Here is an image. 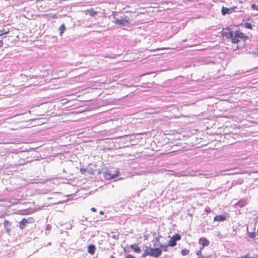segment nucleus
I'll list each match as a JSON object with an SVG mask.
<instances>
[{"mask_svg":"<svg viewBox=\"0 0 258 258\" xmlns=\"http://www.w3.org/2000/svg\"><path fill=\"white\" fill-rule=\"evenodd\" d=\"M245 38L244 34L238 31H234L232 42L233 43H241L237 46V48H241L245 45Z\"/></svg>","mask_w":258,"mask_h":258,"instance_id":"1","label":"nucleus"},{"mask_svg":"<svg viewBox=\"0 0 258 258\" xmlns=\"http://www.w3.org/2000/svg\"><path fill=\"white\" fill-rule=\"evenodd\" d=\"M119 171L115 170L113 172L111 170H108L104 173V176L107 179H114L119 175Z\"/></svg>","mask_w":258,"mask_h":258,"instance_id":"2","label":"nucleus"},{"mask_svg":"<svg viewBox=\"0 0 258 258\" xmlns=\"http://www.w3.org/2000/svg\"><path fill=\"white\" fill-rule=\"evenodd\" d=\"M34 222V219L32 217H29L27 219L23 218L19 222V228L21 229H23L25 228L26 224L28 223H32Z\"/></svg>","mask_w":258,"mask_h":258,"instance_id":"3","label":"nucleus"},{"mask_svg":"<svg viewBox=\"0 0 258 258\" xmlns=\"http://www.w3.org/2000/svg\"><path fill=\"white\" fill-rule=\"evenodd\" d=\"M181 239V236L178 234H175L170 238L168 245L170 246H174L176 244V241L179 240Z\"/></svg>","mask_w":258,"mask_h":258,"instance_id":"4","label":"nucleus"},{"mask_svg":"<svg viewBox=\"0 0 258 258\" xmlns=\"http://www.w3.org/2000/svg\"><path fill=\"white\" fill-rule=\"evenodd\" d=\"M234 31H231L229 29H223L222 32V35L226 38H230L231 40L233 37Z\"/></svg>","mask_w":258,"mask_h":258,"instance_id":"5","label":"nucleus"},{"mask_svg":"<svg viewBox=\"0 0 258 258\" xmlns=\"http://www.w3.org/2000/svg\"><path fill=\"white\" fill-rule=\"evenodd\" d=\"M147 255H150L154 257L153 248H148L147 247H146L143 253L142 254V256L145 257Z\"/></svg>","mask_w":258,"mask_h":258,"instance_id":"6","label":"nucleus"},{"mask_svg":"<svg viewBox=\"0 0 258 258\" xmlns=\"http://www.w3.org/2000/svg\"><path fill=\"white\" fill-rule=\"evenodd\" d=\"M115 24L118 25L125 26L128 24V21L126 19H116L115 21Z\"/></svg>","mask_w":258,"mask_h":258,"instance_id":"7","label":"nucleus"},{"mask_svg":"<svg viewBox=\"0 0 258 258\" xmlns=\"http://www.w3.org/2000/svg\"><path fill=\"white\" fill-rule=\"evenodd\" d=\"M235 8H227L223 7L221 10V13L223 15H225L226 14H229L232 13Z\"/></svg>","mask_w":258,"mask_h":258,"instance_id":"8","label":"nucleus"},{"mask_svg":"<svg viewBox=\"0 0 258 258\" xmlns=\"http://www.w3.org/2000/svg\"><path fill=\"white\" fill-rule=\"evenodd\" d=\"M199 243L203 246H207L210 244L209 241L204 237L200 238L199 239Z\"/></svg>","mask_w":258,"mask_h":258,"instance_id":"9","label":"nucleus"},{"mask_svg":"<svg viewBox=\"0 0 258 258\" xmlns=\"http://www.w3.org/2000/svg\"><path fill=\"white\" fill-rule=\"evenodd\" d=\"M154 257H158L162 253V250L160 248H153Z\"/></svg>","mask_w":258,"mask_h":258,"instance_id":"10","label":"nucleus"},{"mask_svg":"<svg viewBox=\"0 0 258 258\" xmlns=\"http://www.w3.org/2000/svg\"><path fill=\"white\" fill-rule=\"evenodd\" d=\"M226 218V215H217L214 217V221L219 222L223 221L225 220Z\"/></svg>","mask_w":258,"mask_h":258,"instance_id":"11","label":"nucleus"},{"mask_svg":"<svg viewBox=\"0 0 258 258\" xmlns=\"http://www.w3.org/2000/svg\"><path fill=\"white\" fill-rule=\"evenodd\" d=\"M95 249L96 247L94 244H90L88 246V252L91 254H93L95 253Z\"/></svg>","mask_w":258,"mask_h":258,"instance_id":"12","label":"nucleus"},{"mask_svg":"<svg viewBox=\"0 0 258 258\" xmlns=\"http://www.w3.org/2000/svg\"><path fill=\"white\" fill-rule=\"evenodd\" d=\"M10 31L9 29H3L0 31V36H2L3 38L6 37V34L9 33Z\"/></svg>","mask_w":258,"mask_h":258,"instance_id":"13","label":"nucleus"},{"mask_svg":"<svg viewBox=\"0 0 258 258\" xmlns=\"http://www.w3.org/2000/svg\"><path fill=\"white\" fill-rule=\"evenodd\" d=\"M131 248L133 249L134 251L140 253L141 252L140 248L136 244H132L130 246Z\"/></svg>","mask_w":258,"mask_h":258,"instance_id":"14","label":"nucleus"},{"mask_svg":"<svg viewBox=\"0 0 258 258\" xmlns=\"http://www.w3.org/2000/svg\"><path fill=\"white\" fill-rule=\"evenodd\" d=\"M109 237L115 239V240H117L118 238H119V233H113V232H110V233H109L108 235Z\"/></svg>","mask_w":258,"mask_h":258,"instance_id":"15","label":"nucleus"},{"mask_svg":"<svg viewBox=\"0 0 258 258\" xmlns=\"http://www.w3.org/2000/svg\"><path fill=\"white\" fill-rule=\"evenodd\" d=\"M87 12L91 17H95L97 14V13L93 9L87 10Z\"/></svg>","mask_w":258,"mask_h":258,"instance_id":"16","label":"nucleus"},{"mask_svg":"<svg viewBox=\"0 0 258 258\" xmlns=\"http://www.w3.org/2000/svg\"><path fill=\"white\" fill-rule=\"evenodd\" d=\"M159 237H157L156 238V239H153L152 241V242L153 243L154 246H159L160 247V244H161L159 242Z\"/></svg>","mask_w":258,"mask_h":258,"instance_id":"17","label":"nucleus"},{"mask_svg":"<svg viewBox=\"0 0 258 258\" xmlns=\"http://www.w3.org/2000/svg\"><path fill=\"white\" fill-rule=\"evenodd\" d=\"M65 29H66V27L64 24H62L60 25V26L59 28V33H60V35H61L62 34Z\"/></svg>","mask_w":258,"mask_h":258,"instance_id":"18","label":"nucleus"},{"mask_svg":"<svg viewBox=\"0 0 258 258\" xmlns=\"http://www.w3.org/2000/svg\"><path fill=\"white\" fill-rule=\"evenodd\" d=\"M249 54H252L253 55L258 56V48H256L255 49V51L252 50H250L249 51Z\"/></svg>","mask_w":258,"mask_h":258,"instance_id":"19","label":"nucleus"},{"mask_svg":"<svg viewBox=\"0 0 258 258\" xmlns=\"http://www.w3.org/2000/svg\"><path fill=\"white\" fill-rule=\"evenodd\" d=\"M189 250H187L186 249H182L181 251V254L184 256L187 255L189 253Z\"/></svg>","mask_w":258,"mask_h":258,"instance_id":"20","label":"nucleus"},{"mask_svg":"<svg viewBox=\"0 0 258 258\" xmlns=\"http://www.w3.org/2000/svg\"><path fill=\"white\" fill-rule=\"evenodd\" d=\"M168 246V244L167 245L160 244V247L162 248L164 251L167 250V248Z\"/></svg>","mask_w":258,"mask_h":258,"instance_id":"21","label":"nucleus"},{"mask_svg":"<svg viewBox=\"0 0 258 258\" xmlns=\"http://www.w3.org/2000/svg\"><path fill=\"white\" fill-rule=\"evenodd\" d=\"M244 25L245 28H246L250 29H252V25L250 23L246 22L244 24Z\"/></svg>","mask_w":258,"mask_h":258,"instance_id":"22","label":"nucleus"},{"mask_svg":"<svg viewBox=\"0 0 258 258\" xmlns=\"http://www.w3.org/2000/svg\"><path fill=\"white\" fill-rule=\"evenodd\" d=\"M248 236L251 238H254L255 237L256 234L255 232H250L248 233Z\"/></svg>","mask_w":258,"mask_h":258,"instance_id":"23","label":"nucleus"},{"mask_svg":"<svg viewBox=\"0 0 258 258\" xmlns=\"http://www.w3.org/2000/svg\"><path fill=\"white\" fill-rule=\"evenodd\" d=\"M251 8L253 10H255L258 11V5H256L255 4H252Z\"/></svg>","mask_w":258,"mask_h":258,"instance_id":"24","label":"nucleus"},{"mask_svg":"<svg viewBox=\"0 0 258 258\" xmlns=\"http://www.w3.org/2000/svg\"><path fill=\"white\" fill-rule=\"evenodd\" d=\"M3 224H4V226H5V228H7V227H8V225H9V222L8 220H5L4 221V223H3Z\"/></svg>","mask_w":258,"mask_h":258,"instance_id":"25","label":"nucleus"},{"mask_svg":"<svg viewBox=\"0 0 258 258\" xmlns=\"http://www.w3.org/2000/svg\"><path fill=\"white\" fill-rule=\"evenodd\" d=\"M125 258H135V257L133 255H132L131 254L127 255Z\"/></svg>","mask_w":258,"mask_h":258,"instance_id":"26","label":"nucleus"},{"mask_svg":"<svg viewBox=\"0 0 258 258\" xmlns=\"http://www.w3.org/2000/svg\"><path fill=\"white\" fill-rule=\"evenodd\" d=\"M242 258H253V257H248V254H247V255H245L242 256ZM254 258H258V256H256L255 257H254Z\"/></svg>","mask_w":258,"mask_h":258,"instance_id":"27","label":"nucleus"},{"mask_svg":"<svg viewBox=\"0 0 258 258\" xmlns=\"http://www.w3.org/2000/svg\"><path fill=\"white\" fill-rule=\"evenodd\" d=\"M197 254L198 255V256H201L202 255V251L201 250H198L197 252Z\"/></svg>","mask_w":258,"mask_h":258,"instance_id":"28","label":"nucleus"},{"mask_svg":"<svg viewBox=\"0 0 258 258\" xmlns=\"http://www.w3.org/2000/svg\"><path fill=\"white\" fill-rule=\"evenodd\" d=\"M5 228L6 229V231L7 232V233L9 234L10 232V230H11L10 228H9L8 227Z\"/></svg>","mask_w":258,"mask_h":258,"instance_id":"29","label":"nucleus"},{"mask_svg":"<svg viewBox=\"0 0 258 258\" xmlns=\"http://www.w3.org/2000/svg\"><path fill=\"white\" fill-rule=\"evenodd\" d=\"M3 45V40H0V47H2Z\"/></svg>","mask_w":258,"mask_h":258,"instance_id":"30","label":"nucleus"},{"mask_svg":"<svg viewBox=\"0 0 258 258\" xmlns=\"http://www.w3.org/2000/svg\"><path fill=\"white\" fill-rule=\"evenodd\" d=\"M91 210L93 212H95L96 211V209L95 208H92Z\"/></svg>","mask_w":258,"mask_h":258,"instance_id":"31","label":"nucleus"},{"mask_svg":"<svg viewBox=\"0 0 258 258\" xmlns=\"http://www.w3.org/2000/svg\"><path fill=\"white\" fill-rule=\"evenodd\" d=\"M204 247H205V246H202V247H201L200 248V250H199L202 251V250L204 249Z\"/></svg>","mask_w":258,"mask_h":258,"instance_id":"32","label":"nucleus"},{"mask_svg":"<svg viewBox=\"0 0 258 258\" xmlns=\"http://www.w3.org/2000/svg\"><path fill=\"white\" fill-rule=\"evenodd\" d=\"M100 214H103V211H101L100 212Z\"/></svg>","mask_w":258,"mask_h":258,"instance_id":"33","label":"nucleus"},{"mask_svg":"<svg viewBox=\"0 0 258 258\" xmlns=\"http://www.w3.org/2000/svg\"><path fill=\"white\" fill-rule=\"evenodd\" d=\"M109 258H115V257H114L113 255H111Z\"/></svg>","mask_w":258,"mask_h":258,"instance_id":"34","label":"nucleus"},{"mask_svg":"<svg viewBox=\"0 0 258 258\" xmlns=\"http://www.w3.org/2000/svg\"><path fill=\"white\" fill-rule=\"evenodd\" d=\"M24 113H20V114H17V115H22V114H23ZM16 116H17V115H16Z\"/></svg>","mask_w":258,"mask_h":258,"instance_id":"35","label":"nucleus"},{"mask_svg":"<svg viewBox=\"0 0 258 258\" xmlns=\"http://www.w3.org/2000/svg\"><path fill=\"white\" fill-rule=\"evenodd\" d=\"M194 175L195 176H198V175H199V174H195Z\"/></svg>","mask_w":258,"mask_h":258,"instance_id":"36","label":"nucleus"},{"mask_svg":"<svg viewBox=\"0 0 258 258\" xmlns=\"http://www.w3.org/2000/svg\"><path fill=\"white\" fill-rule=\"evenodd\" d=\"M257 234H258V229H257Z\"/></svg>","mask_w":258,"mask_h":258,"instance_id":"37","label":"nucleus"},{"mask_svg":"<svg viewBox=\"0 0 258 258\" xmlns=\"http://www.w3.org/2000/svg\"><path fill=\"white\" fill-rule=\"evenodd\" d=\"M93 258H96V257H93Z\"/></svg>","mask_w":258,"mask_h":258,"instance_id":"38","label":"nucleus"},{"mask_svg":"<svg viewBox=\"0 0 258 258\" xmlns=\"http://www.w3.org/2000/svg\"><path fill=\"white\" fill-rule=\"evenodd\" d=\"M161 258H163V257H161Z\"/></svg>","mask_w":258,"mask_h":258,"instance_id":"39","label":"nucleus"}]
</instances>
